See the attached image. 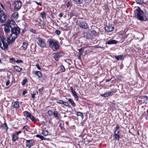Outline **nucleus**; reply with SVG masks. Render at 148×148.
<instances>
[{
	"mask_svg": "<svg viewBox=\"0 0 148 148\" xmlns=\"http://www.w3.org/2000/svg\"><path fill=\"white\" fill-rule=\"evenodd\" d=\"M11 22H10V23L8 25H6L4 27V31L6 33H8L10 32V27L11 24Z\"/></svg>",
	"mask_w": 148,
	"mask_h": 148,
	"instance_id": "nucleus-13",
	"label": "nucleus"
},
{
	"mask_svg": "<svg viewBox=\"0 0 148 148\" xmlns=\"http://www.w3.org/2000/svg\"><path fill=\"white\" fill-rule=\"evenodd\" d=\"M73 0L78 4H80L82 3V1L81 0Z\"/></svg>",
	"mask_w": 148,
	"mask_h": 148,
	"instance_id": "nucleus-25",
	"label": "nucleus"
},
{
	"mask_svg": "<svg viewBox=\"0 0 148 148\" xmlns=\"http://www.w3.org/2000/svg\"><path fill=\"white\" fill-rule=\"evenodd\" d=\"M113 137L114 139H118L119 138V135L118 134H117L114 133V134L113 136Z\"/></svg>",
	"mask_w": 148,
	"mask_h": 148,
	"instance_id": "nucleus-28",
	"label": "nucleus"
},
{
	"mask_svg": "<svg viewBox=\"0 0 148 148\" xmlns=\"http://www.w3.org/2000/svg\"><path fill=\"white\" fill-rule=\"evenodd\" d=\"M41 133L45 136H47L48 134V132L47 130H42Z\"/></svg>",
	"mask_w": 148,
	"mask_h": 148,
	"instance_id": "nucleus-23",
	"label": "nucleus"
},
{
	"mask_svg": "<svg viewBox=\"0 0 148 148\" xmlns=\"http://www.w3.org/2000/svg\"><path fill=\"white\" fill-rule=\"evenodd\" d=\"M118 43V41L114 40H108L106 43L108 45L115 44Z\"/></svg>",
	"mask_w": 148,
	"mask_h": 148,
	"instance_id": "nucleus-12",
	"label": "nucleus"
},
{
	"mask_svg": "<svg viewBox=\"0 0 148 148\" xmlns=\"http://www.w3.org/2000/svg\"><path fill=\"white\" fill-rule=\"evenodd\" d=\"M36 3L38 5H41V3H38V2H36Z\"/></svg>",
	"mask_w": 148,
	"mask_h": 148,
	"instance_id": "nucleus-55",
	"label": "nucleus"
},
{
	"mask_svg": "<svg viewBox=\"0 0 148 148\" xmlns=\"http://www.w3.org/2000/svg\"><path fill=\"white\" fill-rule=\"evenodd\" d=\"M36 95V93H34V92H33V94L32 95V98H34L35 97V95Z\"/></svg>",
	"mask_w": 148,
	"mask_h": 148,
	"instance_id": "nucleus-49",
	"label": "nucleus"
},
{
	"mask_svg": "<svg viewBox=\"0 0 148 148\" xmlns=\"http://www.w3.org/2000/svg\"><path fill=\"white\" fill-rule=\"evenodd\" d=\"M44 88L43 87H42V88H40L38 89V91L39 92H41L43 90Z\"/></svg>",
	"mask_w": 148,
	"mask_h": 148,
	"instance_id": "nucleus-42",
	"label": "nucleus"
},
{
	"mask_svg": "<svg viewBox=\"0 0 148 148\" xmlns=\"http://www.w3.org/2000/svg\"><path fill=\"white\" fill-rule=\"evenodd\" d=\"M134 143L136 144H139V139H135Z\"/></svg>",
	"mask_w": 148,
	"mask_h": 148,
	"instance_id": "nucleus-37",
	"label": "nucleus"
},
{
	"mask_svg": "<svg viewBox=\"0 0 148 148\" xmlns=\"http://www.w3.org/2000/svg\"><path fill=\"white\" fill-rule=\"evenodd\" d=\"M36 136L37 138H39L40 139H45V138H44L43 136L39 135H36Z\"/></svg>",
	"mask_w": 148,
	"mask_h": 148,
	"instance_id": "nucleus-35",
	"label": "nucleus"
},
{
	"mask_svg": "<svg viewBox=\"0 0 148 148\" xmlns=\"http://www.w3.org/2000/svg\"><path fill=\"white\" fill-rule=\"evenodd\" d=\"M70 90L72 92L75 91L74 90L73 88L72 87H70Z\"/></svg>",
	"mask_w": 148,
	"mask_h": 148,
	"instance_id": "nucleus-48",
	"label": "nucleus"
},
{
	"mask_svg": "<svg viewBox=\"0 0 148 148\" xmlns=\"http://www.w3.org/2000/svg\"><path fill=\"white\" fill-rule=\"evenodd\" d=\"M75 97V99H76V101H78L79 99V97L77 95H76L74 96Z\"/></svg>",
	"mask_w": 148,
	"mask_h": 148,
	"instance_id": "nucleus-41",
	"label": "nucleus"
},
{
	"mask_svg": "<svg viewBox=\"0 0 148 148\" xmlns=\"http://www.w3.org/2000/svg\"><path fill=\"white\" fill-rule=\"evenodd\" d=\"M23 95H25V92H23Z\"/></svg>",
	"mask_w": 148,
	"mask_h": 148,
	"instance_id": "nucleus-63",
	"label": "nucleus"
},
{
	"mask_svg": "<svg viewBox=\"0 0 148 148\" xmlns=\"http://www.w3.org/2000/svg\"><path fill=\"white\" fill-rule=\"evenodd\" d=\"M11 60L12 61L15 62L16 61L15 59V58H11Z\"/></svg>",
	"mask_w": 148,
	"mask_h": 148,
	"instance_id": "nucleus-52",
	"label": "nucleus"
},
{
	"mask_svg": "<svg viewBox=\"0 0 148 148\" xmlns=\"http://www.w3.org/2000/svg\"><path fill=\"white\" fill-rule=\"evenodd\" d=\"M21 133V132L19 131L18 132H17L16 133V134H19Z\"/></svg>",
	"mask_w": 148,
	"mask_h": 148,
	"instance_id": "nucleus-56",
	"label": "nucleus"
},
{
	"mask_svg": "<svg viewBox=\"0 0 148 148\" xmlns=\"http://www.w3.org/2000/svg\"><path fill=\"white\" fill-rule=\"evenodd\" d=\"M60 68L62 72H64L65 71V69L63 65H61Z\"/></svg>",
	"mask_w": 148,
	"mask_h": 148,
	"instance_id": "nucleus-31",
	"label": "nucleus"
},
{
	"mask_svg": "<svg viewBox=\"0 0 148 148\" xmlns=\"http://www.w3.org/2000/svg\"><path fill=\"white\" fill-rule=\"evenodd\" d=\"M135 13V18L139 20L143 21L148 20V12H144L139 7L136 9Z\"/></svg>",
	"mask_w": 148,
	"mask_h": 148,
	"instance_id": "nucleus-2",
	"label": "nucleus"
},
{
	"mask_svg": "<svg viewBox=\"0 0 148 148\" xmlns=\"http://www.w3.org/2000/svg\"><path fill=\"white\" fill-rule=\"evenodd\" d=\"M82 50V49H80L78 50V51H79L80 52Z\"/></svg>",
	"mask_w": 148,
	"mask_h": 148,
	"instance_id": "nucleus-59",
	"label": "nucleus"
},
{
	"mask_svg": "<svg viewBox=\"0 0 148 148\" xmlns=\"http://www.w3.org/2000/svg\"><path fill=\"white\" fill-rule=\"evenodd\" d=\"M119 124H117L115 128V130H118V129H119Z\"/></svg>",
	"mask_w": 148,
	"mask_h": 148,
	"instance_id": "nucleus-44",
	"label": "nucleus"
},
{
	"mask_svg": "<svg viewBox=\"0 0 148 148\" xmlns=\"http://www.w3.org/2000/svg\"><path fill=\"white\" fill-rule=\"evenodd\" d=\"M1 7H2L3 8H3V5L2 4H1Z\"/></svg>",
	"mask_w": 148,
	"mask_h": 148,
	"instance_id": "nucleus-61",
	"label": "nucleus"
},
{
	"mask_svg": "<svg viewBox=\"0 0 148 148\" xmlns=\"http://www.w3.org/2000/svg\"><path fill=\"white\" fill-rule=\"evenodd\" d=\"M12 19H16L18 17V14L17 12H16L13 13L12 15Z\"/></svg>",
	"mask_w": 148,
	"mask_h": 148,
	"instance_id": "nucleus-14",
	"label": "nucleus"
},
{
	"mask_svg": "<svg viewBox=\"0 0 148 148\" xmlns=\"http://www.w3.org/2000/svg\"><path fill=\"white\" fill-rule=\"evenodd\" d=\"M25 113L26 115V117L30 118V119L32 121L34 122H36L37 120H38V119H36L35 117L32 115L30 113L26 111H25Z\"/></svg>",
	"mask_w": 148,
	"mask_h": 148,
	"instance_id": "nucleus-7",
	"label": "nucleus"
},
{
	"mask_svg": "<svg viewBox=\"0 0 148 148\" xmlns=\"http://www.w3.org/2000/svg\"><path fill=\"white\" fill-rule=\"evenodd\" d=\"M59 16L60 17H62V16H63V14L61 13H60L59 14Z\"/></svg>",
	"mask_w": 148,
	"mask_h": 148,
	"instance_id": "nucleus-54",
	"label": "nucleus"
},
{
	"mask_svg": "<svg viewBox=\"0 0 148 148\" xmlns=\"http://www.w3.org/2000/svg\"><path fill=\"white\" fill-rule=\"evenodd\" d=\"M55 32L58 35H60L61 33L60 31L58 30H56Z\"/></svg>",
	"mask_w": 148,
	"mask_h": 148,
	"instance_id": "nucleus-36",
	"label": "nucleus"
},
{
	"mask_svg": "<svg viewBox=\"0 0 148 148\" xmlns=\"http://www.w3.org/2000/svg\"><path fill=\"white\" fill-rule=\"evenodd\" d=\"M1 126L3 127H5L7 129H8V127L7 126V124L6 123H5L2 124V125H1Z\"/></svg>",
	"mask_w": 148,
	"mask_h": 148,
	"instance_id": "nucleus-34",
	"label": "nucleus"
},
{
	"mask_svg": "<svg viewBox=\"0 0 148 148\" xmlns=\"http://www.w3.org/2000/svg\"><path fill=\"white\" fill-rule=\"evenodd\" d=\"M12 140L13 141H16V139H12Z\"/></svg>",
	"mask_w": 148,
	"mask_h": 148,
	"instance_id": "nucleus-62",
	"label": "nucleus"
},
{
	"mask_svg": "<svg viewBox=\"0 0 148 148\" xmlns=\"http://www.w3.org/2000/svg\"><path fill=\"white\" fill-rule=\"evenodd\" d=\"M85 142V139H83L82 142V143H84Z\"/></svg>",
	"mask_w": 148,
	"mask_h": 148,
	"instance_id": "nucleus-57",
	"label": "nucleus"
},
{
	"mask_svg": "<svg viewBox=\"0 0 148 148\" xmlns=\"http://www.w3.org/2000/svg\"><path fill=\"white\" fill-rule=\"evenodd\" d=\"M53 112L51 110H49L47 112V114L49 116H51Z\"/></svg>",
	"mask_w": 148,
	"mask_h": 148,
	"instance_id": "nucleus-33",
	"label": "nucleus"
},
{
	"mask_svg": "<svg viewBox=\"0 0 148 148\" xmlns=\"http://www.w3.org/2000/svg\"><path fill=\"white\" fill-rule=\"evenodd\" d=\"M1 62H2L1 60V59H0V63Z\"/></svg>",
	"mask_w": 148,
	"mask_h": 148,
	"instance_id": "nucleus-64",
	"label": "nucleus"
},
{
	"mask_svg": "<svg viewBox=\"0 0 148 148\" xmlns=\"http://www.w3.org/2000/svg\"><path fill=\"white\" fill-rule=\"evenodd\" d=\"M114 29V27L112 25L107 26L105 27V30L108 32H111L113 31Z\"/></svg>",
	"mask_w": 148,
	"mask_h": 148,
	"instance_id": "nucleus-11",
	"label": "nucleus"
},
{
	"mask_svg": "<svg viewBox=\"0 0 148 148\" xmlns=\"http://www.w3.org/2000/svg\"><path fill=\"white\" fill-rule=\"evenodd\" d=\"M39 24H40V27H44V25L43 24H42L40 23H39Z\"/></svg>",
	"mask_w": 148,
	"mask_h": 148,
	"instance_id": "nucleus-53",
	"label": "nucleus"
},
{
	"mask_svg": "<svg viewBox=\"0 0 148 148\" xmlns=\"http://www.w3.org/2000/svg\"><path fill=\"white\" fill-rule=\"evenodd\" d=\"M73 95V96H74L77 95V93L75 91H74L73 92H72Z\"/></svg>",
	"mask_w": 148,
	"mask_h": 148,
	"instance_id": "nucleus-43",
	"label": "nucleus"
},
{
	"mask_svg": "<svg viewBox=\"0 0 148 148\" xmlns=\"http://www.w3.org/2000/svg\"><path fill=\"white\" fill-rule=\"evenodd\" d=\"M104 7L106 9L108 8V7L107 5H105Z\"/></svg>",
	"mask_w": 148,
	"mask_h": 148,
	"instance_id": "nucleus-60",
	"label": "nucleus"
},
{
	"mask_svg": "<svg viewBox=\"0 0 148 148\" xmlns=\"http://www.w3.org/2000/svg\"><path fill=\"white\" fill-rule=\"evenodd\" d=\"M36 66L37 67L38 70H40L41 69V68L40 66L38 64H36Z\"/></svg>",
	"mask_w": 148,
	"mask_h": 148,
	"instance_id": "nucleus-39",
	"label": "nucleus"
},
{
	"mask_svg": "<svg viewBox=\"0 0 148 148\" xmlns=\"http://www.w3.org/2000/svg\"><path fill=\"white\" fill-rule=\"evenodd\" d=\"M7 16L4 13H3L0 15V21L1 23H5L6 20Z\"/></svg>",
	"mask_w": 148,
	"mask_h": 148,
	"instance_id": "nucleus-9",
	"label": "nucleus"
},
{
	"mask_svg": "<svg viewBox=\"0 0 148 148\" xmlns=\"http://www.w3.org/2000/svg\"><path fill=\"white\" fill-rule=\"evenodd\" d=\"M120 131L118 130H115L114 133H116V134H118L119 133Z\"/></svg>",
	"mask_w": 148,
	"mask_h": 148,
	"instance_id": "nucleus-47",
	"label": "nucleus"
},
{
	"mask_svg": "<svg viewBox=\"0 0 148 148\" xmlns=\"http://www.w3.org/2000/svg\"><path fill=\"white\" fill-rule=\"evenodd\" d=\"M14 108H19V106L18 102V101L15 102L14 105Z\"/></svg>",
	"mask_w": 148,
	"mask_h": 148,
	"instance_id": "nucleus-22",
	"label": "nucleus"
},
{
	"mask_svg": "<svg viewBox=\"0 0 148 148\" xmlns=\"http://www.w3.org/2000/svg\"><path fill=\"white\" fill-rule=\"evenodd\" d=\"M15 138H16V139H17V138H18V137L17 136H16V135L12 137V139H15Z\"/></svg>",
	"mask_w": 148,
	"mask_h": 148,
	"instance_id": "nucleus-50",
	"label": "nucleus"
},
{
	"mask_svg": "<svg viewBox=\"0 0 148 148\" xmlns=\"http://www.w3.org/2000/svg\"><path fill=\"white\" fill-rule=\"evenodd\" d=\"M12 24H13V26L14 27L10 26V28L11 29V34L10 36L7 38V41L8 44H10L14 42L15 39L17 38V36L20 34V29L19 27H15V23L12 21Z\"/></svg>",
	"mask_w": 148,
	"mask_h": 148,
	"instance_id": "nucleus-1",
	"label": "nucleus"
},
{
	"mask_svg": "<svg viewBox=\"0 0 148 148\" xmlns=\"http://www.w3.org/2000/svg\"><path fill=\"white\" fill-rule=\"evenodd\" d=\"M97 48H101L103 49H105V48L104 47H101V46H98L97 47Z\"/></svg>",
	"mask_w": 148,
	"mask_h": 148,
	"instance_id": "nucleus-51",
	"label": "nucleus"
},
{
	"mask_svg": "<svg viewBox=\"0 0 148 148\" xmlns=\"http://www.w3.org/2000/svg\"><path fill=\"white\" fill-rule=\"evenodd\" d=\"M63 104L64 105L66 106H68L69 105L68 103H67L64 101V102Z\"/></svg>",
	"mask_w": 148,
	"mask_h": 148,
	"instance_id": "nucleus-46",
	"label": "nucleus"
},
{
	"mask_svg": "<svg viewBox=\"0 0 148 148\" xmlns=\"http://www.w3.org/2000/svg\"><path fill=\"white\" fill-rule=\"evenodd\" d=\"M14 68L15 70L17 71L21 72L22 70V68H20L19 66H14Z\"/></svg>",
	"mask_w": 148,
	"mask_h": 148,
	"instance_id": "nucleus-20",
	"label": "nucleus"
},
{
	"mask_svg": "<svg viewBox=\"0 0 148 148\" xmlns=\"http://www.w3.org/2000/svg\"><path fill=\"white\" fill-rule=\"evenodd\" d=\"M45 12H42L40 14V16L42 19L45 18Z\"/></svg>",
	"mask_w": 148,
	"mask_h": 148,
	"instance_id": "nucleus-26",
	"label": "nucleus"
},
{
	"mask_svg": "<svg viewBox=\"0 0 148 148\" xmlns=\"http://www.w3.org/2000/svg\"><path fill=\"white\" fill-rule=\"evenodd\" d=\"M6 41L5 38L3 37L0 36V47L3 50H5L8 48V43Z\"/></svg>",
	"mask_w": 148,
	"mask_h": 148,
	"instance_id": "nucleus-4",
	"label": "nucleus"
},
{
	"mask_svg": "<svg viewBox=\"0 0 148 148\" xmlns=\"http://www.w3.org/2000/svg\"><path fill=\"white\" fill-rule=\"evenodd\" d=\"M14 9L16 11H18L21 8L22 2L20 1H16L14 2Z\"/></svg>",
	"mask_w": 148,
	"mask_h": 148,
	"instance_id": "nucleus-8",
	"label": "nucleus"
},
{
	"mask_svg": "<svg viewBox=\"0 0 148 148\" xmlns=\"http://www.w3.org/2000/svg\"><path fill=\"white\" fill-rule=\"evenodd\" d=\"M29 129V127L27 125L25 126L23 128V129H25L27 131H28Z\"/></svg>",
	"mask_w": 148,
	"mask_h": 148,
	"instance_id": "nucleus-30",
	"label": "nucleus"
},
{
	"mask_svg": "<svg viewBox=\"0 0 148 148\" xmlns=\"http://www.w3.org/2000/svg\"><path fill=\"white\" fill-rule=\"evenodd\" d=\"M16 62L17 63H22L23 62V61L21 60H17L16 61Z\"/></svg>",
	"mask_w": 148,
	"mask_h": 148,
	"instance_id": "nucleus-38",
	"label": "nucleus"
},
{
	"mask_svg": "<svg viewBox=\"0 0 148 148\" xmlns=\"http://www.w3.org/2000/svg\"><path fill=\"white\" fill-rule=\"evenodd\" d=\"M36 41L38 45L41 48L45 47L46 43L44 39L38 37L36 38Z\"/></svg>",
	"mask_w": 148,
	"mask_h": 148,
	"instance_id": "nucleus-5",
	"label": "nucleus"
},
{
	"mask_svg": "<svg viewBox=\"0 0 148 148\" xmlns=\"http://www.w3.org/2000/svg\"><path fill=\"white\" fill-rule=\"evenodd\" d=\"M71 5V3L70 2L68 1L66 4L67 7L68 8Z\"/></svg>",
	"mask_w": 148,
	"mask_h": 148,
	"instance_id": "nucleus-45",
	"label": "nucleus"
},
{
	"mask_svg": "<svg viewBox=\"0 0 148 148\" xmlns=\"http://www.w3.org/2000/svg\"><path fill=\"white\" fill-rule=\"evenodd\" d=\"M27 46L28 44L25 42H23L21 48H22L23 50H26L27 48Z\"/></svg>",
	"mask_w": 148,
	"mask_h": 148,
	"instance_id": "nucleus-17",
	"label": "nucleus"
},
{
	"mask_svg": "<svg viewBox=\"0 0 148 148\" xmlns=\"http://www.w3.org/2000/svg\"><path fill=\"white\" fill-rule=\"evenodd\" d=\"M61 56V53H56L54 56V58L56 61H58V60L57 59L59 58Z\"/></svg>",
	"mask_w": 148,
	"mask_h": 148,
	"instance_id": "nucleus-16",
	"label": "nucleus"
},
{
	"mask_svg": "<svg viewBox=\"0 0 148 148\" xmlns=\"http://www.w3.org/2000/svg\"><path fill=\"white\" fill-rule=\"evenodd\" d=\"M113 94V92H110L105 93L104 94L101 95V96L103 97H107L109 96H111Z\"/></svg>",
	"mask_w": 148,
	"mask_h": 148,
	"instance_id": "nucleus-15",
	"label": "nucleus"
},
{
	"mask_svg": "<svg viewBox=\"0 0 148 148\" xmlns=\"http://www.w3.org/2000/svg\"><path fill=\"white\" fill-rule=\"evenodd\" d=\"M123 56L122 55L116 56L115 58L117 60H121L122 59Z\"/></svg>",
	"mask_w": 148,
	"mask_h": 148,
	"instance_id": "nucleus-21",
	"label": "nucleus"
},
{
	"mask_svg": "<svg viewBox=\"0 0 148 148\" xmlns=\"http://www.w3.org/2000/svg\"><path fill=\"white\" fill-rule=\"evenodd\" d=\"M34 74L38 76V77H41L42 76V73L40 71H36L35 72Z\"/></svg>",
	"mask_w": 148,
	"mask_h": 148,
	"instance_id": "nucleus-19",
	"label": "nucleus"
},
{
	"mask_svg": "<svg viewBox=\"0 0 148 148\" xmlns=\"http://www.w3.org/2000/svg\"><path fill=\"white\" fill-rule=\"evenodd\" d=\"M64 101H63L61 100H58L57 101V103L60 104H63L64 103Z\"/></svg>",
	"mask_w": 148,
	"mask_h": 148,
	"instance_id": "nucleus-32",
	"label": "nucleus"
},
{
	"mask_svg": "<svg viewBox=\"0 0 148 148\" xmlns=\"http://www.w3.org/2000/svg\"><path fill=\"white\" fill-rule=\"evenodd\" d=\"M68 101L73 107H75L76 106V105L74 101L71 98H69L68 99Z\"/></svg>",
	"mask_w": 148,
	"mask_h": 148,
	"instance_id": "nucleus-18",
	"label": "nucleus"
},
{
	"mask_svg": "<svg viewBox=\"0 0 148 148\" xmlns=\"http://www.w3.org/2000/svg\"><path fill=\"white\" fill-rule=\"evenodd\" d=\"M77 25L81 28L86 29L88 28V25L85 21H80L77 22Z\"/></svg>",
	"mask_w": 148,
	"mask_h": 148,
	"instance_id": "nucleus-6",
	"label": "nucleus"
},
{
	"mask_svg": "<svg viewBox=\"0 0 148 148\" xmlns=\"http://www.w3.org/2000/svg\"><path fill=\"white\" fill-rule=\"evenodd\" d=\"M35 141L34 139L29 140H26L27 145V147L30 148L33 145V143H35Z\"/></svg>",
	"mask_w": 148,
	"mask_h": 148,
	"instance_id": "nucleus-10",
	"label": "nucleus"
},
{
	"mask_svg": "<svg viewBox=\"0 0 148 148\" xmlns=\"http://www.w3.org/2000/svg\"><path fill=\"white\" fill-rule=\"evenodd\" d=\"M77 116H81L82 119H83L84 118V115L82 112H77Z\"/></svg>",
	"mask_w": 148,
	"mask_h": 148,
	"instance_id": "nucleus-24",
	"label": "nucleus"
},
{
	"mask_svg": "<svg viewBox=\"0 0 148 148\" xmlns=\"http://www.w3.org/2000/svg\"><path fill=\"white\" fill-rule=\"evenodd\" d=\"M53 115L56 117H58V111H55L53 113Z\"/></svg>",
	"mask_w": 148,
	"mask_h": 148,
	"instance_id": "nucleus-27",
	"label": "nucleus"
},
{
	"mask_svg": "<svg viewBox=\"0 0 148 148\" xmlns=\"http://www.w3.org/2000/svg\"><path fill=\"white\" fill-rule=\"evenodd\" d=\"M110 81V79H106V82H109Z\"/></svg>",
	"mask_w": 148,
	"mask_h": 148,
	"instance_id": "nucleus-58",
	"label": "nucleus"
},
{
	"mask_svg": "<svg viewBox=\"0 0 148 148\" xmlns=\"http://www.w3.org/2000/svg\"><path fill=\"white\" fill-rule=\"evenodd\" d=\"M49 46L54 51H56L59 49L60 46L58 42L55 40H51L49 41Z\"/></svg>",
	"mask_w": 148,
	"mask_h": 148,
	"instance_id": "nucleus-3",
	"label": "nucleus"
},
{
	"mask_svg": "<svg viewBox=\"0 0 148 148\" xmlns=\"http://www.w3.org/2000/svg\"><path fill=\"white\" fill-rule=\"evenodd\" d=\"M10 82L9 80H8L6 82L5 85L6 86H8L10 84Z\"/></svg>",
	"mask_w": 148,
	"mask_h": 148,
	"instance_id": "nucleus-40",
	"label": "nucleus"
},
{
	"mask_svg": "<svg viewBox=\"0 0 148 148\" xmlns=\"http://www.w3.org/2000/svg\"><path fill=\"white\" fill-rule=\"evenodd\" d=\"M27 80L26 79H23L22 82V85H24L27 82Z\"/></svg>",
	"mask_w": 148,
	"mask_h": 148,
	"instance_id": "nucleus-29",
	"label": "nucleus"
}]
</instances>
